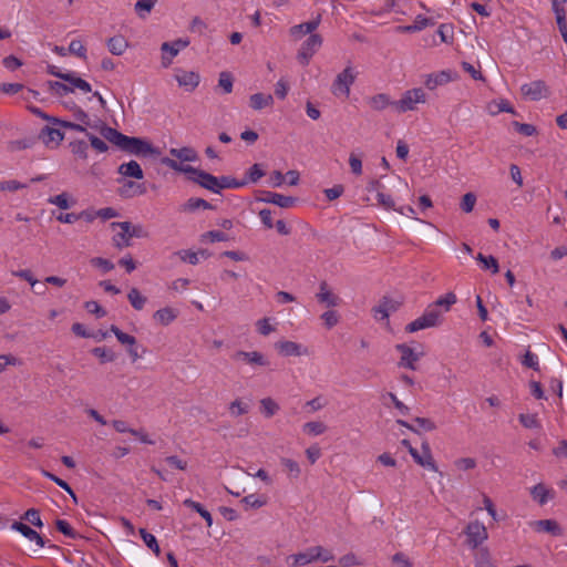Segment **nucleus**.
<instances>
[{
  "instance_id": "nucleus-7",
  "label": "nucleus",
  "mask_w": 567,
  "mask_h": 567,
  "mask_svg": "<svg viewBox=\"0 0 567 567\" xmlns=\"http://www.w3.org/2000/svg\"><path fill=\"white\" fill-rule=\"evenodd\" d=\"M188 39H177L173 42H164L161 45L162 51V66L168 68L173 59L179 53L181 50L189 45Z\"/></svg>"
},
{
  "instance_id": "nucleus-16",
  "label": "nucleus",
  "mask_w": 567,
  "mask_h": 567,
  "mask_svg": "<svg viewBox=\"0 0 567 567\" xmlns=\"http://www.w3.org/2000/svg\"><path fill=\"white\" fill-rule=\"evenodd\" d=\"M110 227L115 230L120 228L121 231L114 235L113 244L116 248L122 249L124 247L131 246V235H130V221H113L110 224Z\"/></svg>"
},
{
  "instance_id": "nucleus-10",
  "label": "nucleus",
  "mask_w": 567,
  "mask_h": 567,
  "mask_svg": "<svg viewBox=\"0 0 567 567\" xmlns=\"http://www.w3.org/2000/svg\"><path fill=\"white\" fill-rule=\"evenodd\" d=\"M410 455L412 458L422 467H426L433 472H437L436 463L433 458L430 445L427 442H423L422 444V453H420L415 447L410 446Z\"/></svg>"
},
{
  "instance_id": "nucleus-64",
  "label": "nucleus",
  "mask_w": 567,
  "mask_h": 567,
  "mask_svg": "<svg viewBox=\"0 0 567 567\" xmlns=\"http://www.w3.org/2000/svg\"><path fill=\"white\" fill-rule=\"evenodd\" d=\"M321 319L328 329L333 328L339 322V316L334 310L323 312Z\"/></svg>"
},
{
  "instance_id": "nucleus-34",
  "label": "nucleus",
  "mask_w": 567,
  "mask_h": 567,
  "mask_svg": "<svg viewBox=\"0 0 567 567\" xmlns=\"http://www.w3.org/2000/svg\"><path fill=\"white\" fill-rule=\"evenodd\" d=\"M127 47L128 43L122 35H115L107 40V49L114 55H122Z\"/></svg>"
},
{
  "instance_id": "nucleus-62",
  "label": "nucleus",
  "mask_w": 567,
  "mask_h": 567,
  "mask_svg": "<svg viewBox=\"0 0 567 567\" xmlns=\"http://www.w3.org/2000/svg\"><path fill=\"white\" fill-rule=\"evenodd\" d=\"M315 547V555H316V561H322L328 563L334 558L331 550L323 548L322 546H313Z\"/></svg>"
},
{
  "instance_id": "nucleus-53",
  "label": "nucleus",
  "mask_w": 567,
  "mask_h": 567,
  "mask_svg": "<svg viewBox=\"0 0 567 567\" xmlns=\"http://www.w3.org/2000/svg\"><path fill=\"white\" fill-rule=\"evenodd\" d=\"M71 152L81 159L87 158V144L84 141H74L70 143Z\"/></svg>"
},
{
  "instance_id": "nucleus-20",
  "label": "nucleus",
  "mask_w": 567,
  "mask_h": 567,
  "mask_svg": "<svg viewBox=\"0 0 567 567\" xmlns=\"http://www.w3.org/2000/svg\"><path fill=\"white\" fill-rule=\"evenodd\" d=\"M537 533H548L553 536H561L563 529L555 519H539L529 523Z\"/></svg>"
},
{
  "instance_id": "nucleus-51",
  "label": "nucleus",
  "mask_w": 567,
  "mask_h": 567,
  "mask_svg": "<svg viewBox=\"0 0 567 567\" xmlns=\"http://www.w3.org/2000/svg\"><path fill=\"white\" fill-rule=\"evenodd\" d=\"M234 79L229 72H221L219 74L218 86L225 94H229L233 91Z\"/></svg>"
},
{
  "instance_id": "nucleus-44",
  "label": "nucleus",
  "mask_w": 567,
  "mask_h": 567,
  "mask_svg": "<svg viewBox=\"0 0 567 567\" xmlns=\"http://www.w3.org/2000/svg\"><path fill=\"white\" fill-rule=\"evenodd\" d=\"M204 256L205 258L209 257V254L206 250H200L199 252H195L192 250H182L178 252L181 259L190 265H197L199 262L198 255Z\"/></svg>"
},
{
  "instance_id": "nucleus-56",
  "label": "nucleus",
  "mask_w": 567,
  "mask_h": 567,
  "mask_svg": "<svg viewBox=\"0 0 567 567\" xmlns=\"http://www.w3.org/2000/svg\"><path fill=\"white\" fill-rule=\"evenodd\" d=\"M519 422L526 429H539L540 422L536 414H519Z\"/></svg>"
},
{
  "instance_id": "nucleus-28",
  "label": "nucleus",
  "mask_w": 567,
  "mask_h": 567,
  "mask_svg": "<svg viewBox=\"0 0 567 567\" xmlns=\"http://www.w3.org/2000/svg\"><path fill=\"white\" fill-rule=\"evenodd\" d=\"M178 311L172 307H165L154 312L153 318L162 326H168L177 318Z\"/></svg>"
},
{
  "instance_id": "nucleus-48",
  "label": "nucleus",
  "mask_w": 567,
  "mask_h": 567,
  "mask_svg": "<svg viewBox=\"0 0 567 567\" xmlns=\"http://www.w3.org/2000/svg\"><path fill=\"white\" fill-rule=\"evenodd\" d=\"M249 404L240 399H236L229 404V413L231 416H239L248 413Z\"/></svg>"
},
{
  "instance_id": "nucleus-35",
  "label": "nucleus",
  "mask_w": 567,
  "mask_h": 567,
  "mask_svg": "<svg viewBox=\"0 0 567 567\" xmlns=\"http://www.w3.org/2000/svg\"><path fill=\"white\" fill-rule=\"evenodd\" d=\"M456 296L453 292H447L444 296H441L436 301L429 305V307H435V310H442L443 312H447L450 308L456 303Z\"/></svg>"
},
{
  "instance_id": "nucleus-2",
  "label": "nucleus",
  "mask_w": 567,
  "mask_h": 567,
  "mask_svg": "<svg viewBox=\"0 0 567 567\" xmlns=\"http://www.w3.org/2000/svg\"><path fill=\"white\" fill-rule=\"evenodd\" d=\"M161 163L175 172L189 174L190 175L189 179L192 182L198 184L199 186H202L213 193L219 194L218 177H216L205 171L195 168L190 165L179 164L174 158L163 157L161 159Z\"/></svg>"
},
{
  "instance_id": "nucleus-54",
  "label": "nucleus",
  "mask_w": 567,
  "mask_h": 567,
  "mask_svg": "<svg viewBox=\"0 0 567 567\" xmlns=\"http://www.w3.org/2000/svg\"><path fill=\"white\" fill-rule=\"evenodd\" d=\"M226 240H228V236L225 233L218 231V230L206 231L200 236L202 243H205V241L216 243V241H226Z\"/></svg>"
},
{
  "instance_id": "nucleus-43",
  "label": "nucleus",
  "mask_w": 567,
  "mask_h": 567,
  "mask_svg": "<svg viewBox=\"0 0 567 567\" xmlns=\"http://www.w3.org/2000/svg\"><path fill=\"white\" fill-rule=\"evenodd\" d=\"M474 561L475 567H494L489 551L486 548H481L476 551Z\"/></svg>"
},
{
  "instance_id": "nucleus-27",
  "label": "nucleus",
  "mask_w": 567,
  "mask_h": 567,
  "mask_svg": "<svg viewBox=\"0 0 567 567\" xmlns=\"http://www.w3.org/2000/svg\"><path fill=\"white\" fill-rule=\"evenodd\" d=\"M274 105V97L271 94L255 93L249 97V106L255 111H260L265 107Z\"/></svg>"
},
{
  "instance_id": "nucleus-42",
  "label": "nucleus",
  "mask_w": 567,
  "mask_h": 567,
  "mask_svg": "<svg viewBox=\"0 0 567 567\" xmlns=\"http://www.w3.org/2000/svg\"><path fill=\"white\" fill-rule=\"evenodd\" d=\"M48 86L50 92L56 96H64L73 92V87H71L69 83L64 84L61 82L49 81Z\"/></svg>"
},
{
  "instance_id": "nucleus-19",
  "label": "nucleus",
  "mask_w": 567,
  "mask_h": 567,
  "mask_svg": "<svg viewBox=\"0 0 567 567\" xmlns=\"http://www.w3.org/2000/svg\"><path fill=\"white\" fill-rule=\"evenodd\" d=\"M175 79L178 82V85L188 92L194 91L199 84V74L193 71L177 69Z\"/></svg>"
},
{
  "instance_id": "nucleus-11",
  "label": "nucleus",
  "mask_w": 567,
  "mask_h": 567,
  "mask_svg": "<svg viewBox=\"0 0 567 567\" xmlns=\"http://www.w3.org/2000/svg\"><path fill=\"white\" fill-rule=\"evenodd\" d=\"M231 358L234 361L244 362L246 364L251 365L252 368L267 367L269 364L268 359L261 352L258 351L248 352L239 350L236 351Z\"/></svg>"
},
{
  "instance_id": "nucleus-23",
  "label": "nucleus",
  "mask_w": 567,
  "mask_h": 567,
  "mask_svg": "<svg viewBox=\"0 0 567 567\" xmlns=\"http://www.w3.org/2000/svg\"><path fill=\"white\" fill-rule=\"evenodd\" d=\"M117 192L118 195L123 198H132L135 196L144 195L146 193V187L144 184H138L133 181H125Z\"/></svg>"
},
{
  "instance_id": "nucleus-31",
  "label": "nucleus",
  "mask_w": 567,
  "mask_h": 567,
  "mask_svg": "<svg viewBox=\"0 0 567 567\" xmlns=\"http://www.w3.org/2000/svg\"><path fill=\"white\" fill-rule=\"evenodd\" d=\"M63 81L68 82L69 85L71 87H73V91L75 89H79L80 91H82L84 93L92 92L91 84L89 82H86L85 80L76 76V74L73 72L65 73V75L63 76Z\"/></svg>"
},
{
  "instance_id": "nucleus-55",
  "label": "nucleus",
  "mask_w": 567,
  "mask_h": 567,
  "mask_svg": "<svg viewBox=\"0 0 567 567\" xmlns=\"http://www.w3.org/2000/svg\"><path fill=\"white\" fill-rule=\"evenodd\" d=\"M55 527L60 533H62L64 536H66L69 538L75 539L78 537V533L64 519H56Z\"/></svg>"
},
{
  "instance_id": "nucleus-49",
  "label": "nucleus",
  "mask_w": 567,
  "mask_h": 567,
  "mask_svg": "<svg viewBox=\"0 0 567 567\" xmlns=\"http://www.w3.org/2000/svg\"><path fill=\"white\" fill-rule=\"evenodd\" d=\"M266 175V172L262 169L261 164H254L246 173L248 183H257L261 177Z\"/></svg>"
},
{
  "instance_id": "nucleus-45",
  "label": "nucleus",
  "mask_w": 567,
  "mask_h": 567,
  "mask_svg": "<svg viewBox=\"0 0 567 567\" xmlns=\"http://www.w3.org/2000/svg\"><path fill=\"white\" fill-rule=\"evenodd\" d=\"M488 112L492 114V115H496L501 112H508V113H513L514 110L512 107V105L506 101V100H501V101H493L488 104Z\"/></svg>"
},
{
  "instance_id": "nucleus-63",
  "label": "nucleus",
  "mask_w": 567,
  "mask_h": 567,
  "mask_svg": "<svg viewBox=\"0 0 567 567\" xmlns=\"http://www.w3.org/2000/svg\"><path fill=\"white\" fill-rule=\"evenodd\" d=\"M24 519L30 522L33 526L42 527L43 523L40 517V512L35 508H30L24 513Z\"/></svg>"
},
{
  "instance_id": "nucleus-50",
  "label": "nucleus",
  "mask_w": 567,
  "mask_h": 567,
  "mask_svg": "<svg viewBox=\"0 0 567 567\" xmlns=\"http://www.w3.org/2000/svg\"><path fill=\"white\" fill-rule=\"evenodd\" d=\"M41 473L44 477L53 481L58 486H60L66 493H69L73 497L74 501H76V496H75L73 489L70 487V485L65 481L61 480L60 477L55 476L54 474H52L45 470H42Z\"/></svg>"
},
{
  "instance_id": "nucleus-36",
  "label": "nucleus",
  "mask_w": 567,
  "mask_h": 567,
  "mask_svg": "<svg viewBox=\"0 0 567 567\" xmlns=\"http://www.w3.org/2000/svg\"><path fill=\"white\" fill-rule=\"evenodd\" d=\"M393 102L391 101L390 96L384 93L377 94L369 100V105L371 109L375 111H383L388 106L393 107Z\"/></svg>"
},
{
  "instance_id": "nucleus-3",
  "label": "nucleus",
  "mask_w": 567,
  "mask_h": 567,
  "mask_svg": "<svg viewBox=\"0 0 567 567\" xmlns=\"http://www.w3.org/2000/svg\"><path fill=\"white\" fill-rule=\"evenodd\" d=\"M442 310H435V307H429L423 315L405 327V331L413 333L423 329L439 327L442 323Z\"/></svg>"
},
{
  "instance_id": "nucleus-13",
  "label": "nucleus",
  "mask_w": 567,
  "mask_h": 567,
  "mask_svg": "<svg viewBox=\"0 0 567 567\" xmlns=\"http://www.w3.org/2000/svg\"><path fill=\"white\" fill-rule=\"evenodd\" d=\"M396 351L401 353L399 367L406 368L410 370H416V362L420 360L421 354L416 353L412 348L405 343H399L395 346Z\"/></svg>"
},
{
  "instance_id": "nucleus-26",
  "label": "nucleus",
  "mask_w": 567,
  "mask_h": 567,
  "mask_svg": "<svg viewBox=\"0 0 567 567\" xmlns=\"http://www.w3.org/2000/svg\"><path fill=\"white\" fill-rule=\"evenodd\" d=\"M169 154L179 159L182 164L183 162H196L198 161L199 156L195 148L190 146H184L181 148H171Z\"/></svg>"
},
{
  "instance_id": "nucleus-40",
  "label": "nucleus",
  "mask_w": 567,
  "mask_h": 567,
  "mask_svg": "<svg viewBox=\"0 0 567 567\" xmlns=\"http://www.w3.org/2000/svg\"><path fill=\"white\" fill-rule=\"evenodd\" d=\"M141 537L143 538L145 545L156 555L159 556L161 548L158 546L156 537L148 533L146 529L141 528L140 529Z\"/></svg>"
},
{
  "instance_id": "nucleus-9",
  "label": "nucleus",
  "mask_w": 567,
  "mask_h": 567,
  "mask_svg": "<svg viewBox=\"0 0 567 567\" xmlns=\"http://www.w3.org/2000/svg\"><path fill=\"white\" fill-rule=\"evenodd\" d=\"M322 44V38L320 34H311L301 45L298 52V60L302 65H307L312 55L319 50Z\"/></svg>"
},
{
  "instance_id": "nucleus-60",
  "label": "nucleus",
  "mask_w": 567,
  "mask_h": 567,
  "mask_svg": "<svg viewBox=\"0 0 567 567\" xmlns=\"http://www.w3.org/2000/svg\"><path fill=\"white\" fill-rule=\"evenodd\" d=\"M476 203V195L474 193H466L462 197L461 208L465 213H471Z\"/></svg>"
},
{
  "instance_id": "nucleus-14",
  "label": "nucleus",
  "mask_w": 567,
  "mask_h": 567,
  "mask_svg": "<svg viewBox=\"0 0 567 567\" xmlns=\"http://www.w3.org/2000/svg\"><path fill=\"white\" fill-rule=\"evenodd\" d=\"M399 307L400 303L398 301L383 297L371 311L375 320H386L390 313L395 312Z\"/></svg>"
},
{
  "instance_id": "nucleus-39",
  "label": "nucleus",
  "mask_w": 567,
  "mask_h": 567,
  "mask_svg": "<svg viewBox=\"0 0 567 567\" xmlns=\"http://www.w3.org/2000/svg\"><path fill=\"white\" fill-rule=\"evenodd\" d=\"M127 299L135 310H142L147 301L137 288H132L127 293Z\"/></svg>"
},
{
  "instance_id": "nucleus-30",
  "label": "nucleus",
  "mask_w": 567,
  "mask_h": 567,
  "mask_svg": "<svg viewBox=\"0 0 567 567\" xmlns=\"http://www.w3.org/2000/svg\"><path fill=\"white\" fill-rule=\"evenodd\" d=\"M118 173L123 176L134 177L136 179H142L144 177L143 171L136 161L121 164Z\"/></svg>"
},
{
  "instance_id": "nucleus-61",
  "label": "nucleus",
  "mask_w": 567,
  "mask_h": 567,
  "mask_svg": "<svg viewBox=\"0 0 567 567\" xmlns=\"http://www.w3.org/2000/svg\"><path fill=\"white\" fill-rule=\"evenodd\" d=\"M48 202L52 205H56L61 209L70 208L69 196L66 193H61L56 196L50 197Z\"/></svg>"
},
{
  "instance_id": "nucleus-12",
  "label": "nucleus",
  "mask_w": 567,
  "mask_h": 567,
  "mask_svg": "<svg viewBox=\"0 0 567 567\" xmlns=\"http://www.w3.org/2000/svg\"><path fill=\"white\" fill-rule=\"evenodd\" d=\"M458 79V75L455 72H452L450 70H443L437 73L429 74L424 81V85L433 91L437 89L439 86L445 85L452 81H455Z\"/></svg>"
},
{
  "instance_id": "nucleus-32",
  "label": "nucleus",
  "mask_w": 567,
  "mask_h": 567,
  "mask_svg": "<svg viewBox=\"0 0 567 567\" xmlns=\"http://www.w3.org/2000/svg\"><path fill=\"white\" fill-rule=\"evenodd\" d=\"M74 118L79 124H83L86 128H93L101 133V125H105L102 121L97 120L92 122L89 115L80 107H75L73 112Z\"/></svg>"
},
{
  "instance_id": "nucleus-22",
  "label": "nucleus",
  "mask_w": 567,
  "mask_h": 567,
  "mask_svg": "<svg viewBox=\"0 0 567 567\" xmlns=\"http://www.w3.org/2000/svg\"><path fill=\"white\" fill-rule=\"evenodd\" d=\"M264 194L265 197L260 198V200L277 205L281 208H290L297 203V198L291 196H285L272 192H264Z\"/></svg>"
},
{
  "instance_id": "nucleus-47",
  "label": "nucleus",
  "mask_w": 567,
  "mask_h": 567,
  "mask_svg": "<svg viewBox=\"0 0 567 567\" xmlns=\"http://www.w3.org/2000/svg\"><path fill=\"white\" fill-rule=\"evenodd\" d=\"M476 260L483 264L484 269H491L493 274H497L499 271L498 261L493 256H485L480 252L476 256Z\"/></svg>"
},
{
  "instance_id": "nucleus-21",
  "label": "nucleus",
  "mask_w": 567,
  "mask_h": 567,
  "mask_svg": "<svg viewBox=\"0 0 567 567\" xmlns=\"http://www.w3.org/2000/svg\"><path fill=\"white\" fill-rule=\"evenodd\" d=\"M316 298L318 302L327 307H337L341 303V299L329 289L326 281L320 282L319 292L316 295Z\"/></svg>"
},
{
  "instance_id": "nucleus-1",
  "label": "nucleus",
  "mask_w": 567,
  "mask_h": 567,
  "mask_svg": "<svg viewBox=\"0 0 567 567\" xmlns=\"http://www.w3.org/2000/svg\"><path fill=\"white\" fill-rule=\"evenodd\" d=\"M101 135L120 150L136 156L158 154V152L147 141L140 137L126 136L107 125H101Z\"/></svg>"
},
{
  "instance_id": "nucleus-57",
  "label": "nucleus",
  "mask_w": 567,
  "mask_h": 567,
  "mask_svg": "<svg viewBox=\"0 0 567 567\" xmlns=\"http://www.w3.org/2000/svg\"><path fill=\"white\" fill-rule=\"evenodd\" d=\"M477 463L476 460L473 457H461L454 461V466L458 471H471L476 467Z\"/></svg>"
},
{
  "instance_id": "nucleus-29",
  "label": "nucleus",
  "mask_w": 567,
  "mask_h": 567,
  "mask_svg": "<svg viewBox=\"0 0 567 567\" xmlns=\"http://www.w3.org/2000/svg\"><path fill=\"white\" fill-rule=\"evenodd\" d=\"M213 209V205L203 198L190 197L183 205L179 210L184 213H193L197 209Z\"/></svg>"
},
{
  "instance_id": "nucleus-4",
  "label": "nucleus",
  "mask_w": 567,
  "mask_h": 567,
  "mask_svg": "<svg viewBox=\"0 0 567 567\" xmlns=\"http://www.w3.org/2000/svg\"><path fill=\"white\" fill-rule=\"evenodd\" d=\"M426 102V94L421 87H414L405 91L401 99L393 102V109L398 113H405L409 111H415L417 104H424Z\"/></svg>"
},
{
  "instance_id": "nucleus-24",
  "label": "nucleus",
  "mask_w": 567,
  "mask_h": 567,
  "mask_svg": "<svg viewBox=\"0 0 567 567\" xmlns=\"http://www.w3.org/2000/svg\"><path fill=\"white\" fill-rule=\"evenodd\" d=\"M319 23H320V17H318L315 20L293 25L289 30L290 35L297 40L306 34L311 35V34H313L312 32L318 28Z\"/></svg>"
},
{
  "instance_id": "nucleus-8",
  "label": "nucleus",
  "mask_w": 567,
  "mask_h": 567,
  "mask_svg": "<svg viewBox=\"0 0 567 567\" xmlns=\"http://www.w3.org/2000/svg\"><path fill=\"white\" fill-rule=\"evenodd\" d=\"M465 535L467 537V545L471 548H477L488 538L486 527L478 520L468 523L465 528Z\"/></svg>"
},
{
  "instance_id": "nucleus-5",
  "label": "nucleus",
  "mask_w": 567,
  "mask_h": 567,
  "mask_svg": "<svg viewBox=\"0 0 567 567\" xmlns=\"http://www.w3.org/2000/svg\"><path fill=\"white\" fill-rule=\"evenodd\" d=\"M520 93L525 100L539 101L548 99L551 94L549 86L543 80H535L520 86Z\"/></svg>"
},
{
  "instance_id": "nucleus-38",
  "label": "nucleus",
  "mask_w": 567,
  "mask_h": 567,
  "mask_svg": "<svg viewBox=\"0 0 567 567\" xmlns=\"http://www.w3.org/2000/svg\"><path fill=\"white\" fill-rule=\"evenodd\" d=\"M302 430L306 434L317 436L321 435L327 431V425L320 421L307 422L302 425Z\"/></svg>"
},
{
  "instance_id": "nucleus-41",
  "label": "nucleus",
  "mask_w": 567,
  "mask_h": 567,
  "mask_svg": "<svg viewBox=\"0 0 567 567\" xmlns=\"http://www.w3.org/2000/svg\"><path fill=\"white\" fill-rule=\"evenodd\" d=\"M260 409L266 417H271L279 411V405L271 398L260 400Z\"/></svg>"
},
{
  "instance_id": "nucleus-58",
  "label": "nucleus",
  "mask_w": 567,
  "mask_h": 567,
  "mask_svg": "<svg viewBox=\"0 0 567 567\" xmlns=\"http://www.w3.org/2000/svg\"><path fill=\"white\" fill-rule=\"evenodd\" d=\"M92 353L97 357L102 363L112 362L115 359L114 352L102 347L94 348Z\"/></svg>"
},
{
  "instance_id": "nucleus-25",
  "label": "nucleus",
  "mask_w": 567,
  "mask_h": 567,
  "mask_svg": "<svg viewBox=\"0 0 567 567\" xmlns=\"http://www.w3.org/2000/svg\"><path fill=\"white\" fill-rule=\"evenodd\" d=\"M12 528L21 533L29 540L34 542L39 547H43L45 545L42 536L27 524L14 522Z\"/></svg>"
},
{
  "instance_id": "nucleus-46",
  "label": "nucleus",
  "mask_w": 567,
  "mask_h": 567,
  "mask_svg": "<svg viewBox=\"0 0 567 567\" xmlns=\"http://www.w3.org/2000/svg\"><path fill=\"white\" fill-rule=\"evenodd\" d=\"M219 193L225 188H239L247 185L246 181H237L230 176L218 177Z\"/></svg>"
},
{
  "instance_id": "nucleus-6",
  "label": "nucleus",
  "mask_w": 567,
  "mask_h": 567,
  "mask_svg": "<svg viewBox=\"0 0 567 567\" xmlns=\"http://www.w3.org/2000/svg\"><path fill=\"white\" fill-rule=\"evenodd\" d=\"M355 80V73L352 66H347L339 73L332 83L331 91L336 96L349 97L350 86Z\"/></svg>"
},
{
  "instance_id": "nucleus-18",
  "label": "nucleus",
  "mask_w": 567,
  "mask_h": 567,
  "mask_svg": "<svg viewBox=\"0 0 567 567\" xmlns=\"http://www.w3.org/2000/svg\"><path fill=\"white\" fill-rule=\"evenodd\" d=\"M276 349L285 357H302L310 353L307 347L288 340L277 342Z\"/></svg>"
},
{
  "instance_id": "nucleus-15",
  "label": "nucleus",
  "mask_w": 567,
  "mask_h": 567,
  "mask_svg": "<svg viewBox=\"0 0 567 567\" xmlns=\"http://www.w3.org/2000/svg\"><path fill=\"white\" fill-rule=\"evenodd\" d=\"M529 495L535 503L539 506H544L556 497V492L544 483H538L529 488Z\"/></svg>"
},
{
  "instance_id": "nucleus-52",
  "label": "nucleus",
  "mask_w": 567,
  "mask_h": 567,
  "mask_svg": "<svg viewBox=\"0 0 567 567\" xmlns=\"http://www.w3.org/2000/svg\"><path fill=\"white\" fill-rule=\"evenodd\" d=\"M111 331L115 334L116 339L122 344H127V346H131V347H134L136 344L135 337L123 332L116 326H111Z\"/></svg>"
},
{
  "instance_id": "nucleus-59",
  "label": "nucleus",
  "mask_w": 567,
  "mask_h": 567,
  "mask_svg": "<svg viewBox=\"0 0 567 567\" xmlns=\"http://www.w3.org/2000/svg\"><path fill=\"white\" fill-rule=\"evenodd\" d=\"M69 53L75 54L76 56L81 59L86 58V48L83 45V43L80 40H72L69 48Z\"/></svg>"
},
{
  "instance_id": "nucleus-17",
  "label": "nucleus",
  "mask_w": 567,
  "mask_h": 567,
  "mask_svg": "<svg viewBox=\"0 0 567 567\" xmlns=\"http://www.w3.org/2000/svg\"><path fill=\"white\" fill-rule=\"evenodd\" d=\"M39 138L47 147L56 148L63 141L64 134L61 132L60 128L45 125L41 130Z\"/></svg>"
},
{
  "instance_id": "nucleus-33",
  "label": "nucleus",
  "mask_w": 567,
  "mask_h": 567,
  "mask_svg": "<svg viewBox=\"0 0 567 567\" xmlns=\"http://www.w3.org/2000/svg\"><path fill=\"white\" fill-rule=\"evenodd\" d=\"M289 559L292 560L291 566H295V567L303 566V565L310 564L312 561H316L315 547H310L302 553L291 555L289 557Z\"/></svg>"
},
{
  "instance_id": "nucleus-37",
  "label": "nucleus",
  "mask_w": 567,
  "mask_h": 567,
  "mask_svg": "<svg viewBox=\"0 0 567 567\" xmlns=\"http://www.w3.org/2000/svg\"><path fill=\"white\" fill-rule=\"evenodd\" d=\"M158 0H137L134 4L135 13L141 19H146V17L154 9L155 4Z\"/></svg>"
}]
</instances>
